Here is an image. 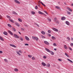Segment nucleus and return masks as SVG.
Masks as SVG:
<instances>
[{
    "instance_id": "1",
    "label": "nucleus",
    "mask_w": 73,
    "mask_h": 73,
    "mask_svg": "<svg viewBox=\"0 0 73 73\" xmlns=\"http://www.w3.org/2000/svg\"><path fill=\"white\" fill-rule=\"evenodd\" d=\"M32 38L33 40H35L36 41H38V38L36 36H32Z\"/></svg>"
},
{
    "instance_id": "2",
    "label": "nucleus",
    "mask_w": 73,
    "mask_h": 73,
    "mask_svg": "<svg viewBox=\"0 0 73 73\" xmlns=\"http://www.w3.org/2000/svg\"><path fill=\"white\" fill-rule=\"evenodd\" d=\"M20 53H22V51H21L20 50H19V52H17V54H19V56H21V54H20V53H19V52Z\"/></svg>"
},
{
    "instance_id": "3",
    "label": "nucleus",
    "mask_w": 73,
    "mask_h": 73,
    "mask_svg": "<svg viewBox=\"0 0 73 73\" xmlns=\"http://www.w3.org/2000/svg\"><path fill=\"white\" fill-rule=\"evenodd\" d=\"M13 35L14 36V37L15 38H19V36L15 34Z\"/></svg>"
},
{
    "instance_id": "4",
    "label": "nucleus",
    "mask_w": 73,
    "mask_h": 73,
    "mask_svg": "<svg viewBox=\"0 0 73 73\" xmlns=\"http://www.w3.org/2000/svg\"><path fill=\"white\" fill-rule=\"evenodd\" d=\"M8 32L9 34H10V35H13L12 32V31L10 30H8Z\"/></svg>"
},
{
    "instance_id": "5",
    "label": "nucleus",
    "mask_w": 73,
    "mask_h": 73,
    "mask_svg": "<svg viewBox=\"0 0 73 73\" xmlns=\"http://www.w3.org/2000/svg\"><path fill=\"white\" fill-rule=\"evenodd\" d=\"M52 29L54 31H55V32H57L58 31V30L55 28H52Z\"/></svg>"
},
{
    "instance_id": "6",
    "label": "nucleus",
    "mask_w": 73,
    "mask_h": 73,
    "mask_svg": "<svg viewBox=\"0 0 73 73\" xmlns=\"http://www.w3.org/2000/svg\"><path fill=\"white\" fill-rule=\"evenodd\" d=\"M66 19V17H62L61 18V20L62 21L65 20Z\"/></svg>"
},
{
    "instance_id": "7",
    "label": "nucleus",
    "mask_w": 73,
    "mask_h": 73,
    "mask_svg": "<svg viewBox=\"0 0 73 73\" xmlns=\"http://www.w3.org/2000/svg\"><path fill=\"white\" fill-rule=\"evenodd\" d=\"M14 1H15V3H17V4H20V2H19L18 0H15Z\"/></svg>"
},
{
    "instance_id": "8",
    "label": "nucleus",
    "mask_w": 73,
    "mask_h": 73,
    "mask_svg": "<svg viewBox=\"0 0 73 73\" xmlns=\"http://www.w3.org/2000/svg\"><path fill=\"white\" fill-rule=\"evenodd\" d=\"M45 49V50H46L47 51V52H49V53H50L51 51L50 50H49V49L46 48Z\"/></svg>"
},
{
    "instance_id": "9",
    "label": "nucleus",
    "mask_w": 73,
    "mask_h": 73,
    "mask_svg": "<svg viewBox=\"0 0 73 73\" xmlns=\"http://www.w3.org/2000/svg\"><path fill=\"white\" fill-rule=\"evenodd\" d=\"M66 24H67L68 25H70V23L68 21H66L65 22Z\"/></svg>"
},
{
    "instance_id": "10",
    "label": "nucleus",
    "mask_w": 73,
    "mask_h": 73,
    "mask_svg": "<svg viewBox=\"0 0 73 73\" xmlns=\"http://www.w3.org/2000/svg\"><path fill=\"white\" fill-rule=\"evenodd\" d=\"M44 42L45 43V44H46L47 45H49V43L47 41H44Z\"/></svg>"
},
{
    "instance_id": "11",
    "label": "nucleus",
    "mask_w": 73,
    "mask_h": 73,
    "mask_svg": "<svg viewBox=\"0 0 73 73\" xmlns=\"http://www.w3.org/2000/svg\"><path fill=\"white\" fill-rule=\"evenodd\" d=\"M25 38L27 40V41H29V38L27 36H25Z\"/></svg>"
},
{
    "instance_id": "12",
    "label": "nucleus",
    "mask_w": 73,
    "mask_h": 73,
    "mask_svg": "<svg viewBox=\"0 0 73 73\" xmlns=\"http://www.w3.org/2000/svg\"><path fill=\"white\" fill-rule=\"evenodd\" d=\"M42 64L44 66H46V64H45V63L44 62H42Z\"/></svg>"
},
{
    "instance_id": "13",
    "label": "nucleus",
    "mask_w": 73,
    "mask_h": 73,
    "mask_svg": "<svg viewBox=\"0 0 73 73\" xmlns=\"http://www.w3.org/2000/svg\"><path fill=\"white\" fill-rule=\"evenodd\" d=\"M3 33L4 35H6V36L8 35V33H7V32H6L5 31Z\"/></svg>"
},
{
    "instance_id": "14",
    "label": "nucleus",
    "mask_w": 73,
    "mask_h": 73,
    "mask_svg": "<svg viewBox=\"0 0 73 73\" xmlns=\"http://www.w3.org/2000/svg\"><path fill=\"white\" fill-rule=\"evenodd\" d=\"M15 24L16 25H17V27H20V25L19 24V23H15Z\"/></svg>"
},
{
    "instance_id": "15",
    "label": "nucleus",
    "mask_w": 73,
    "mask_h": 73,
    "mask_svg": "<svg viewBox=\"0 0 73 73\" xmlns=\"http://www.w3.org/2000/svg\"><path fill=\"white\" fill-rule=\"evenodd\" d=\"M10 46H12L13 47H14V48H16V46L13 44H10Z\"/></svg>"
},
{
    "instance_id": "16",
    "label": "nucleus",
    "mask_w": 73,
    "mask_h": 73,
    "mask_svg": "<svg viewBox=\"0 0 73 73\" xmlns=\"http://www.w3.org/2000/svg\"><path fill=\"white\" fill-rule=\"evenodd\" d=\"M38 13H39V14L44 15V13H42V12H41L40 11H38Z\"/></svg>"
},
{
    "instance_id": "17",
    "label": "nucleus",
    "mask_w": 73,
    "mask_h": 73,
    "mask_svg": "<svg viewBox=\"0 0 73 73\" xmlns=\"http://www.w3.org/2000/svg\"><path fill=\"white\" fill-rule=\"evenodd\" d=\"M67 9H68V10H69V11H70V12H72V10L71 9H70V8H69V7H67Z\"/></svg>"
},
{
    "instance_id": "18",
    "label": "nucleus",
    "mask_w": 73,
    "mask_h": 73,
    "mask_svg": "<svg viewBox=\"0 0 73 73\" xmlns=\"http://www.w3.org/2000/svg\"><path fill=\"white\" fill-rule=\"evenodd\" d=\"M0 40L2 41H4V39H3V38L1 36H0Z\"/></svg>"
},
{
    "instance_id": "19",
    "label": "nucleus",
    "mask_w": 73,
    "mask_h": 73,
    "mask_svg": "<svg viewBox=\"0 0 73 73\" xmlns=\"http://www.w3.org/2000/svg\"><path fill=\"white\" fill-rule=\"evenodd\" d=\"M64 47L65 49H68V47H67V46H66V45H64Z\"/></svg>"
},
{
    "instance_id": "20",
    "label": "nucleus",
    "mask_w": 73,
    "mask_h": 73,
    "mask_svg": "<svg viewBox=\"0 0 73 73\" xmlns=\"http://www.w3.org/2000/svg\"><path fill=\"white\" fill-rule=\"evenodd\" d=\"M9 20L11 22V23H14V21L11 19H9Z\"/></svg>"
},
{
    "instance_id": "21",
    "label": "nucleus",
    "mask_w": 73,
    "mask_h": 73,
    "mask_svg": "<svg viewBox=\"0 0 73 73\" xmlns=\"http://www.w3.org/2000/svg\"><path fill=\"white\" fill-rule=\"evenodd\" d=\"M41 33L42 34V35H45V32L44 31H42Z\"/></svg>"
},
{
    "instance_id": "22",
    "label": "nucleus",
    "mask_w": 73,
    "mask_h": 73,
    "mask_svg": "<svg viewBox=\"0 0 73 73\" xmlns=\"http://www.w3.org/2000/svg\"><path fill=\"white\" fill-rule=\"evenodd\" d=\"M67 60L68 61H69L70 62H71V63H73V61L69 59H67Z\"/></svg>"
},
{
    "instance_id": "23",
    "label": "nucleus",
    "mask_w": 73,
    "mask_h": 73,
    "mask_svg": "<svg viewBox=\"0 0 73 73\" xmlns=\"http://www.w3.org/2000/svg\"><path fill=\"white\" fill-rule=\"evenodd\" d=\"M55 8H57V9H60V7H59L56 6L55 7Z\"/></svg>"
},
{
    "instance_id": "24",
    "label": "nucleus",
    "mask_w": 73,
    "mask_h": 73,
    "mask_svg": "<svg viewBox=\"0 0 73 73\" xmlns=\"http://www.w3.org/2000/svg\"><path fill=\"white\" fill-rule=\"evenodd\" d=\"M46 66L47 67H50V65L49 64V63H48L46 64Z\"/></svg>"
},
{
    "instance_id": "25",
    "label": "nucleus",
    "mask_w": 73,
    "mask_h": 73,
    "mask_svg": "<svg viewBox=\"0 0 73 73\" xmlns=\"http://www.w3.org/2000/svg\"><path fill=\"white\" fill-rule=\"evenodd\" d=\"M18 20L19 21V22H22V20L20 18H18Z\"/></svg>"
},
{
    "instance_id": "26",
    "label": "nucleus",
    "mask_w": 73,
    "mask_h": 73,
    "mask_svg": "<svg viewBox=\"0 0 73 73\" xmlns=\"http://www.w3.org/2000/svg\"><path fill=\"white\" fill-rule=\"evenodd\" d=\"M65 55H66V56H67L68 57H69V56L68 55V54H67V53H65Z\"/></svg>"
},
{
    "instance_id": "27",
    "label": "nucleus",
    "mask_w": 73,
    "mask_h": 73,
    "mask_svg": "<svg viewBox=\"0 0 73 73\" xmlns=\"http://www.w3.org/2000/svg\"><path fill=\"white\" fill-rule=\"evenodd\" d=\"M54 20V22H56V21L57 20V18H55Z\"/></svg>"
},
{
    "instance_id": "28",
    "label": "nucleus",
    "mask_w": 73,
    "mask_h": 73,
    "mask_svg": "<svg viewBox=\"0 0 73 73\" xmlns=\"http://www.w3.org/2000/svg\"><path fill=\"white\" fill-rule=\"evenodd\" d=\"M52 38L53 39V40H56V37L54 36H52Z\"/></svg>"
},
{
    "instance_id": "29",
    "label": "nucleus",
    "mask_w": 73,
    "mask_h": 73,
    "mask_svg": "<svg viewBox=\"0 0 73 73\" xmlns=\"http://www.w3.org/2000/svg\"><path fill=\"white\" fill-rule=\"evenodd\" d=\"M47 20L49 22H50V21H51V19L49 18H47Z\"/></svg>"
},
{
    "instance_id": "30",
    "label": "nucleus",
    "mask_w": 73,
    "mask_h": 73,
    "mask_svg": "<svg viewBox=\"0 0 73 73\" xmlns=\"http://www.w3.org/2000/svg\"><path fill=\"white\" fill-rule=\"evenodd\" d=\"M7 18H8V19H10L11 18V17H10V16H9L8 15H7Z\"/></svg>"
},
{
    "instance_id": "31",
    "label": "nucleus",
    "mask_w": 73,
    "mask_h": 73,
    "mask_svg": "<svg viewBox=\"0 0 73 73\" xmlns=\"http://www.w3.org/2000/svg\"><path fill=\"white\" fill-rule=\"evenodd\" d=\"M13 14H14V15H18L17 13L15 12H13Z\"/></svg>"
},
{
    "instance_id": "32",
    "label": "nucleus",
    "mask_w": 73,
    "mask_h": 73,
    "mask_svg": "<svg viewBox=\"0 0 73 73\" xmlns=\"http://www.w3.org/2000/svg\"><path fill=\"white\" fill-rule=\"evenodd\" d=\"M18 70H18V69L17 68H15L14 69V71H15V72H18Z\"/></svg>"
},
{
    "instance_id": "33",
    "label": "nucleus",
    "mask_w": 73,
    "mask_h": 73,
    "mask_svg": "<svg viewBox=\"0 0 73 73\" xmlns=\"http://www.w3.org/2000/svg\"><path fill=\"white\" fill-rule=\"evenodd\" d=\"M28 57H29V58H31V57H32V56L31 55H28Z\"/></svg>"
},
{
    "instance_id": "34",
    "label": "nucleus",
    "mask_w": 73,
    "mask_h": 73,
    "mask_svg": "<svg viewBox=\"0 0 73 73\" xmlns=\"http://www.w3.org/2000/svg\"><path fill=\"white\" fill-rule=\"evenodd\" d=\"M51 54L52 55H53L54 54V52L52 51H51Z\"/></svg>"
},
{
    "instance_id": "35",
    "label": "nucleus",
    "mask_w": 73,
    "mask_h": 73,
    "mask_svg": "<svg viewBox=\"0 0 73 73\" xmlns=\"http://www.w3.org/2000/svg\"><path fill=\"white\" fill-rule=\"evenodd\" d=\"M55 22L56 23V24H59V21H58V20H57L56 22Z\"/></svg>"
},
{
    "instance_id": "36",
    "label": "nucleus",
    "mask_w": 73,
    "mask_h": 73,
    "mask_svg": "<svg viewBox=\"0 0 73 73\" xmlns=\"http://www.w3.org/2000/svg\"><path fill=\"white\" fill-rule=\"evenodd\" d=\"M4 60L5 61V62H8V60H7V59H4Z\"/></svg>"
},
{
    "instance_id": "37",
    "label": "nucleus",
    "mask_w": 73,
    "mask_h": 73,
    "mask_svg": "<svg viewBox=\"0 0 73 73\" xmlns=\"http://www.w3.org/2000/svg\"><path fill=\"white\" fill-rule=\"evenodd\" d=\"M67 38L69 40V41H70V38L69 37H67Z\"/></svg>"
},
{
    "instance_id": "38",
    "label": "nucleus",
    "mask_w": 73,
    "mask_h": 73,
    "mask_svg": "<svg viewBox=\"0 0 73 73\" xmlns=\"http://www.w3.org/2000/svg\"><path fill=\"white\" fill-rule=\"evenodd\" d=\"M7 25L9 27H12V26H11V25H10V24H8Z\"/></svg>"
},
{
    "instance_id": "39",
    "label": "nucleus",
    "mask_w": 73,
    "mask_h": 73,
    "mask_svg": "<svg viewBox=\"0 0 73 73\" xmlns=\"http://www.w3.org/2000/svg\"><path fill=\"white\" fill-rule=\"evenodd\" d=\"M48 32L49 33H51V31L50 30H48Z\"/></svg>"
},
{
    "instance_id": "40",
    "label": "nucleus",
    "mask_w": 73,
    "mask_h": 73,
    "mask_svg": "<svg viewBox=\"0 0 73 73\" xmlns=\"http://www.w3.org/2000/svg\"><path fill=\"white\" fill-rule=\"evenodd\" d=\"M31 13H32L33 15H35V12H34V11H32Z\"/></svg>"
},
{
    "instance_id": "41",
    "label": "nucleus",
    "mask_w": 73,
    "mask_h": 73,
    "mask_svg": "<svg viewBox=\"0 0 73 73\" xmlns=\"http://www.w3.org/2000/svg\"><path fill=\"white\" fill-rule=\"evenodd\" d=\"M40 3H41V4H42V5H43V6H44V7H46L45 5H44V4H43V3H42V2H40Z\"/></svg>"
},
{
    "instance_id": "42",
    "label": "nucleus",
    "mask_w": 73,
    "mask_h": 73,
    "mask_svg": "<svg viewBox=\"0 0 73 73\" xmlns=\"http://www.w3.org/2000/svg\"><path fill=\"white\" fill-rule=\"evenodd\" d=\"M32 60H35V58L34 57H33L32 58Z\"/></svg>"
},
{
    "instance_id": "43",
    "label": "nucleus",
    "mask_w": 73,
    "mask_h": 73,
    "mask_svg": "<svg viewBox=\"0 0 73 73\" xmlns=\"http://www.w3.org/2000/svg\"><path fill=\"white\" fill-rule=\"evenodd\" d=\"M53 45H54V46H57V45L56 44L54 43L53 44Z\"/></svg>"
},
{
    "instance_id": "44",
    "label": "nucleus",
    "mask_w": 73,
    "mask_h": 73,
    "mask_svg": "<svg viewBox=\"0 0 73 73\" xmlns=\"http://www.w3.org/2000/svg\"><path fill=\"white\" fill-rule=\"evenodd\" d=\"M2 17H2V16H1V15H0V19L1 20V19H2Z\"/></svg>"
},
{
    "instance_id": "45",
    "label": "nucleus",
    "mask_w": 73,
    "mask_h": 73,
    "mask_svg": "<svg viewBox=\"0 0 73 73\" xmlns=\"http://www.w3.org/2000/svg\"><path fill=\"white\" fill-rule=\"evenodd\" d=\"M38 8V7H37V6H36L35 7V9H37V8Z\"/></svg>"
},
{
    "instance_id": "46",
    "label": "nucleus",
    "mask_w": 73,
    "mask_h": 73,
    "mask_svg": "<svg viewBox=\"0 0 73 73\" xmlns=\"http://www.w3.org/2000/svg\"><path fill=\"white\" fill-rule=\"evenodd\" d=\"M43 58H46V56H43Z\"/></svg>"
},
{
    "instance_id": "47",
    "label": "nucleus",
    "mask_w": 73,
    "mask_h": 73,
    "mask_svg": "<svg viewBox=\"0 0 73 73\" xmlns=\"http://www.w3.org/2000/svg\"><path fill=\"white\" fill-rule=\"evenodd\" d=\"M48 36H49V37H50L51 36V35L49 34H48Z\"/></svg>"
},
{
    "instance_id": "48",
    "label": "nucleus",
    "mask_w": 73,
    "mask_h": 73,
    "mask_svg": "<svg viewBox=\"0 0 73 73\" xmlns=\"http://www.w3.org/2000/svg\"><path fill=\"white\" fill-rule=\"evenodd\" d=\"M20 40L21 41H23V38H21Z\"/></svg>"
},
{
    "instance_id": "49",
    "label": "nucleus",
    "mask_w": 73,
    "mask_h": 73,
    "mask_svg": "<svg viewBox=\"0 0 73 73\" xmlns=\"http://www.w3.org/2000/svg\"><path fill=\"white\" fill-rule=\"evenodd\" d=\"M58 60L59 61H62V60L60 59H58Z\"/></svg>"
},
{
    "instance_id": "50",
    "label": "nucleus",
    "mask_w": 73,
    "mask_h": 73,
    "mask_svg": "<svg viewBox=\"0 0 73 73\" xmlns=\"http://www.w3.org/2000/svg\"><path fill=\"white\" fill-rule=\"evenodd\" d=\"M67 12L68 14L69 15H70V12H69V11H67Z\"/></svg>"
},
{
    "instance_id": "51",
    "label": "nucleus",
    "mask_w": 73,
    "mask_h": 73,
    "mask_svg": "<svg viewBox=\"0 0 73 73\" xmlns=\"http://www.w3.org/2000/svg\"><path fill=\"white\" fill-rule=\"evenodd\" d=\"M68 48H69V49L70 50H72V48H71L69 47Z\"/></svg>"
},
{
    "instance_id": "52",
    "label": "nucleus",
    "mask_w": 73,
    "mask_h": 73,
    "mask_svg": "<svg viewBox=\"0 0 73 73\" xmlns=\"http://www.w3.org/2000/svg\"><path fill=\"white\" fill-rule=\"evenodd\" d=\"M25 45H27V46H28L29 45V44H25Z\"/></svg>"
},
{
    "instance_id": "53",
    "label": "nucleus",
    "mask_w": 73,
    "mask_h": 73,
    "mask_svg": "<svg viewBox=\"0 0 73 73\" xmlns=\"http://www.w3.org/2000/svg\"><path fill=\"white\" fill-rule=\"evenodd\" d=\"M13 31H15V32L16 31V29H15V28H13Z\"/></svg>"
},
{
    "instance_id": "54",
    "label": "nucleus",
    "mask_w": 73,
    "mask_h": 73,
    "mask_svg": "<svg viewBox=\"0 0 73 73\" xmlns=\"http://www.w3.org/2000/svg\"><path fill=\"white\" fill-rule=\"evenodd\" d=\"M71 46H73V43H71L70 44Z\"/></svg>"
},
{
    "instance_id": "55",
    "label": "nucleus",
    "mask_w": 73,
    "mask_h": 73,
    "mask_svg": "<svg viewBox=\"0 0 73 73\" xmlns=\"http://www.w3.org/2000/svg\"><path fill=\"white\" fill-rule=\"evenodd\" d=\"M21 29L22 30H23V31H24V29L23 28H21Z\"/></svg>"
},
{
    "instance_id": "56",
    "label": "nucleus",
    "mask_w": 73,
    "mask_h": 73,
    "mask_svg": "<svg viewBox=\"0 0 73 73\" xmlns=\"http://www.w3.org/2000/svg\"><path fill=\"white\" fill-rule=\"evenodd\" d=\"M44 12L46 13V14H47V15H48V13L46 12V11H44Z\"/></svg>"
},
{
    "instance_id": "57",
    "label": "nucleus",
    "mask_w": 73,
    "mask_h": 73,
    "mask_svg": "<svg viewBox=\"0 0 73 73\" xmlns=\"http://www.w3.org/2000/svg\"><path fill=\"white\" fill-rule=\"evenodd\" d=\"M0 53H3V51H0Z\"/></svg>"
},
{
    "instance_id": "58",
    "label": "nucleus",
    "mask_w": 73,
    "mask_h": 73,
    "mask_svg": "<svg viewBox=\"0 0 73 73\" xmlns=\"http://www.w3.org/2000/svg\"><path fill=\"white\" fill-rule=\"evenodd\" d=\"M42 38H45V36H42Z\"/></svg>"
},
{
    "instance_id": "59",
    "label": "nucleus",
    "mask_w": 73,
    "mask_h": 73,
    "mask_svg": "<svg viewBox=\"0 0 73 73\" xmlns=\"http://www.w3.org/2000/svg\"><path fill=\"white\" fill-rule=\"evenodd\" d=\"M24 26L25 27H28V25H25Z\"/></svg>"
},
{
    "instance_id": "60",
    "label": "nucleus",
    "mask_w": 73,
    "mask_h": 73,
    "mask_svg": "<svg viewBox=\"0 0 73 73\" xmlns=\"http://www.w3.org/2000/svg\"><path fill=\"white\" fill-rule=\"evenodd\" d=\"M54 50H57V49H56V48H54Z\"/></svg>"
},
{
    "instance_id": "61",
    "label": "nucleus",
    "mask_w": 73,
    "mask_h": 73,
    "mask_svg": "<svg viewBox=\"0 0 73 73\" xmlns=\"http://www.w3.org/2000/svg\"><path fill=\"white\" fill-rule=\"evenodd\" d=\"M36 25H37V26L38 27H39V25H38L37 24H36Z\"/></svg>"
},
{
    "instance_id": "62",
    "label": "nucleus",
    "mask_w": 73,
    "mask_h": 73,
    "mask_svg": "<svg viewBox=\"0 0 73 73\" xmlns=\"http://www.w3.org/2000/svg\"><path fill=\"white\" fill-rule=\"evenodd\" d=\"M18 32L19 34H20V35H21V33H20V32L19 31Z\"/></svg>"
},
{
    "instance_id": "63",
    "label": "nucleus",
    "mask_w": 73,
    "mask_h": 73,
    "mask_svg": "<svg viewBox=\"0 0 73 73\" xmlns=\"http://www.w3.org/2000/svg\"><path fill=\"white\" fill-rule=\"evenodd\" d=\"M71 40H72V41H73V38H71Z\"/></svg>"
},
{
    "instance_id": "64",
    "label": "nucleus",
    "mask_w": 73,
    "mask_h": 73,
    "mask_svg": "<svg viewBox=\"0 0 73 73\" xmlns=\"http://www.w3.org/2000/svg\"><path fill=\"white\" fill-rule=\"evenodd\" d=\"M64 4H65V5H66V3H64Z\"/></svg>"
}]
</instances>
